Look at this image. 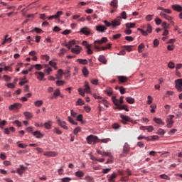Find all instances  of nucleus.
Returning a JSON list of instances; mask_svg holds the SVG:
<instances>
[{
	"label": "nucleus",
	"mask_w": 182,
	"mask_h": 182,
	"mask_svg": "<svg viewBox=\"0 0 182 182\" xmlns=\"http://www.w3.org/2000/svg\"><path fill=\"white\" fill-rule=\"evenodd\" d=\"M52 121H48V122H46L44 124V127H46V129H47L48 130L52 129Z\"/></svg>",
	"instance_id": "27"
},
{
	"label": "nucleus",
	"mask_w": 182,
	"mask_h": 182,
	"mask_svg": "<svg viewBox=\"0 0 182 182\" xmlns=\"http://www.w3.org/2000/svg\"><path fill=\"white\" fill-rule=\"evenodd\" d=\"M75 176L76 177H83V176H85V173H83V171H78L77 172H75Z\"/></svg>",
	"instance_id": "39"
},
{
	"label": "nucleus",
	"mask_w": 182,
	"mask_h": 182,
	"mask_svg": "<svg viewBox=\"0 0 182 182\" xmlns=\"http://www.w3.org/2000/svg\"><path fill=\"white\" fill-rule=\"evenodd\" d=\"M161 178H163L164 180H170V178L168 177V176L166 175V174H161L160 175Z\"/></svg>",
	"instance_id": "54"
},
{
	"label": "nucleus",
	"mask_w": 182,
	"mask_h": 182,
	"mask_svg": "<svg viewBox=\"0 0 182 182\" xmlns=\"http://www.w3.org/2000/svg\"><path fill=\"white\" fill-rule=\"evenodd\" d=\"M144 139H145V140H147V141H150V140H157V139H159V136H151V139L147 136H144Z\"/></svg>",
	"instance_id": "33"
},
{
	"label": "nucleus",
	"mask_w": 182,
	"mask_h": 182,
	"mask_svg": "<svg viewBox=\"0 0 182 182\" xmlns=\"http://www.w3.org/2000/svg\"><path fill=\"white\" fill-rule=\"evenodd\" d=\"M83 105H85V101L79 98L76 102V106H83Z\"/></svg>",
	"instance_id": "37"
},
{
	"label": "nucleus",
	"mask_w": 182,
	"mask_h": 182,
	"mask_svg": "<svg viewBox=\"0 0 182 182\" xmlns=\"http://www.w3.org/2000/svg\"><path fill=\"white\" fill-rule=\"evenodd\" d=\"M81 131H82V128H80V127H77L74 129V134H77V133H80V132Z\"/></svg>",
	"instance_id": "52"
},
{
	"label": "nucleus",
	"mask_w": 182,
	"mask_h": 182,
	"mask_svg": "<svg viewBox=\"0 0 182 182\" xmlns=\"http://www.w3.org/2000/svg\"><path fill=\"white\" fill-rule=\"evenodd\" d=\"M33 134L36 139H42L43 137V135L39 131L34 132Z\"/></svg>",
	"instance_id": "24"
},
{
	"label": "nucleus",
	"mask_w": 182,
	"mask_h": 182,
	"mask_svg": "<svg viewBox=\"0 0 182 182\" xmlns=\"http://www.w3.org/2000/svg\"><path fill=\"white\" fill-rule=\"evenodd\" d=\"M160 15L161 16H162L163 18H164L165 19H166V21H171V19H173V18L167 14H166L164 13V11H161L160 12Z\"/></svg>",
	"instance_id": "20"
},
{
	"label": "nucleus",
	"mask_w": 182,
	"mask_h": 182,
	"mask_svg": "<svg viewBox=\"0 0 182 182\" xmlns=\"http://www.w3.org/2000/svg\"><path fill=\"white\" fill-rule=\"evenodd\" d=\"M157 133H158L160 136H163V135H164V133H165V132H164V129H159Z\"/></svg>",
	"instance_id": "58"
},
{
	"label": "nucleus",
	"mask_w": 182,
	"mask_h": 182,
	"mask_svg": "<svg viewBox=\"0 0 182 182\" xmlns=\"http://www.w3.org/2000/svg\"><path fill=\"white\" fill-rule=\"evenodd\" d=\"M160 42L159 41V40L155 39L154 41V48H157V46L159 45Z\"/></svg>",
	"instance_id": "63"
},
{
	"label": "nucleus",
	"mask_w": 182,
	"mask_h": 182,
	"mask_svg": "<svg viewBox=\"0 0 182 182\" xmlns=\"http://www.w3.org/2000/svg\"><path fill=\"white\" fill-rule=\"evenodd\" d=\"M69 33H72V30H65L62 32V35H69Z\"/></svg>",
	"instance_id": "55"
},
{
	"label": "nucleus",
	"mask_w": 182,
	"mask_h": 182,
	"mask_svg": "<svg viewBox=\"0 0 182 182\" xmlns=\"http://www.w3.org/2000/svg\"><path fill=\"white\" fill-rule=\"evenodd\" d=\"M145 130H147L149 132H153L154 127L153 126H145Z\"/></svg>",
	"instance_id": "44"
},
{
	"label": "nucleus",
	"mask_w": 182,
	"mask_h": 182,
	"mask_svg": "<svg viewBox=\"0 0 182 182\" xmlns=\"http://www.w3.org/2000/svg\"><path fill=\"white\" fill-rule=\"evenodd\" d=\"M50 72H52V68H48L44 70V73H47V75H50Z\"/></svg>",
	"instance_id": "53"
},
{
	"label": "nucleus",
	"mask_w": 182,
	"mask_h": 182,
	"mask_svg": "<svg viewBox=\"0 0 182 182\" xmlns=\"http://www.w3.org/2000/svg\"><path fill=\"white\" fill-rule=\"evenodd\" d=\"M65 53H66V50L65 48H62L58 55H59L60 58H63V55H65Z\"/></svg>",
	"instance_id": "50"
},
{
	"label": "nucleus",
	"mask_w": 182,
	"mask_h": 182,
	"mask_svg": "<svg viewBox=\"0 0 182 182\" xmlns=\"http://www.w3.org/2000/svg\"><path fill=\"white\" fill-rule=\"evenodd\" d=\"M119 92L121 95H124V93H126V89L123 87H119Z\"/></svg>",
	"instance_id": "60"
},
{
	"label": "nucleus",
	"mask_w": 182,
	"mask_h": 182,
	"mask_svg": "<svg viewBox=\"0 0 182 182\" xmlns=\"http://www.w3.org/2000/svg\"><path fill=\"white\" fill-rule=\"evenodd\" d=\"M158 10L159 11H162V12H164V14H170L172 12L171 9H164V8H163L161 6H159L158 7Z\"/></svg>",
	"instance_id": "19"
},
{
	"label": "nucleus",
	"mask_w": 182,
	"mask_h": 182,
	"mask_svg": "<svg viewBox=\"0 0 182 182\" xmlns=\"http://www.w3.org/2000/svg\"><path fill=\"white\" fill-rule=\"evenodd\" d=\"M63 15V11H59L56 13L55 15H53L48 17V21H52V19H59L60 18V16Z\"/></svg>",
	"instance_id": "6"
},
{
	"label": "nucleus",
	"mask_w": 182,
	"mask_h": 182,
	"mask_svg": "<svg viewBox=\"0 0 182 182\" xmlns=\"http://www.w3.org/2000/svg\"><path fill=\"white\" fill-rule=\"evenodd\" d=\"M120 22H122V16H118L117 18L112 21V25L113 27L120 26Z\"/></svg>",
	"instance_id": "11"
},
{
	"label": "nucleus",
	"mask_w": 182,
	"mask_h": 182,
	"mask_svg": "<svg viewBox=\"0 0 182 182\" xmlns=\"http://www.w3.org/2000/svg\"><path fill=\"white\" fill-rule=\"evenodd\" d=\"M34 105L37 107H40V106H42L43 105V101H42V100L36 101Z\"/></svg>",
	"instance_id": "41"
},
{
	"label": "nucleus",
	"mask_w": 182,
	"mask_h": 182,
	"mask_svg": "<svg viewBox=\"0 0 182 182\" xmlns=\"http://www.w3.org/2000/svg\"><path fill=\"white\" fill-rule=\"evenodd\" d=\"M41 59H43V60H46V62H48L49 60V55H42Z\"/></svg>",
	"instance_id": "61"
},
{
	"label": "nucleus",
	"mask_w": 182,
	"mask_h": 182,
	"mask_svg": "<svg viewBox=\"0 0 182 182\" xmlns=\"http://www.w3.org/2000/svg\"><path fill=\"white\" fill-rule=\"evenodd\" d=\"M58 96H60V90L59 89L54 91L53 97H51V99H55V97H58Z\"/></svg>",
	"instance_id": "32"
},
{
	"label": "nucleus",
	"mask_w": 182,
	"mask_h": 182,
	"mask_svg": "<svg viewBox=\"0 0 182 182\" xmlns=\"http://www.w3.org/2000/svg\"><path fill=\"white\" fill-rule=\"evenodd\" d=\"M54 133H56L57 134H62V131H60L59 129L58 128H55L53 129Z\"/></svg>",
	"instance_id": "62"
},
{
	"label": "nucleus",
	"mask_w": 182,
	"mask_h": 182,
	"mask_svg": "<svg viewBox=\"0 0 182 182\" xmlns=\"http://www.w3.org/2000/svg\"><path fill=\"white\" fill-rule=\"evenodd\" d=\"M82 72L85 77H87V76H89V70H87V68L84 67L82 70Z\"/></svg>",
	"instance_id": "29"
},
{
	"label": "nucleus",
	"mask_w": 182,
	"mask_h": 182,
	"mask_svg": "<svg viewBox=\"0 0 182 182\" xmlns=\"http://www.w3.org/2000/svg\"><path fill=\"white\" fill-rule=\"evenodd\" d=\"M23 170H25V167H23V166H21L20 168L17 169V173L20 176H22V174H23Z\"/></svg>",
	"instance_id": "38"
},
{
	"label": "nucleus",
	"mask_w": 182,
	"mask_h": 182,
	"mask_svg": "<svg viewBox=\"0 0 182 182\" xmlns=\"http://www.w3.org/2000/svg\"><path fill=\"white\" fill-rule=\"evenodd\" d=\"M155 22L156 25H161V19H160L159 18H156L155 19Z\"/></svg>",
	"instance_id": "64"
},
{
	"label": "nucleus",
	"mask_w": 182,
	"mask_h": 182,
	"mask_svg": "<svg viewBox=\"0 0 182 182\" xmlns=\"http://www.w3.org/2000/svg\"><path fill=\"white\" fill-rule=\"evenodd\" d=\"M107 42V38L102 37L101 40L95 41L94 43H98L99 45H102V43H106Z\"/></svg>",
	"instance_id": "22"
},
{
	"label": "nucleus",
	"mask_w": 182,
	"mask_h": 182,
	"mask_svg": "<svg viewBox=\"0 0 182 182\" xmlns=\"http://www.w3.org/2000/svg\"><path fill=\"white\" fill-rule=\"evenodd\" d=\"M126 100L129 105H133V103H134V98H132V97H127Z\"/></svg>",
	"instance_id": "36"
},
{
	"label": "nucleus",
	"mask_w": 182,
	"mask_h": 182,
	"mask_svg": "<svg viewBox=\"0 0 182 182\" xmlns=\"http://www.w3.org/2000/svg\"><path fill=\"white\" fill-rule=\"evenodd\" d=\"M175 87L178 92H182V79H178L175 81Z\"/></svg>",
	"instance_id": "7"
},
{
	"label": "nucleus",
	"mask_w": 182,
	"mask_h": 182,
	"mask_svg": "<svg viewBox=\"0 0 182 182\" xmlns=\"http://www.w3.org/2000/svg\"><path fill=\"white\" fill-rule=\"evenodd\" d=\"M118 1L117 0H112L110 3V6L112 7L111 14L116 12V9L118 7Z\"/></svg>",
	"instance_id": "5"
},
{
	"label": "nucleus",
	"mask_w": 182,
	"mask_h": 182,
	"mask_svg": "<svg viewBox=\"0 0 182 182\" xmlns=\"http://www.w3.org/2000/svg\"><path fill=\"white\" fill-rule=\"evenodd\" d=\"M74 45H76V41L73 40L70 41L68 43L65 44V47L68 48V49H70L72 46H73Z\"/></svg>",
	"instance_id": "26"
},
{
	"label": "nucleus",
	"mask_w": 182,
	"mask_h": 182,
	"mask_svg": "<svg viewBox=\"0 0 182 182\" xmlns=\"http://www.w3.org/2000/svg\"><path fill=\"white\" fill-rule=\"evenodd\" d=\"M65 83H66V82H65L63 80H58L56 82L57 86H63L65 85Z\"/></svg>",
	"instance_id": "48"
},
{
	"label": "nucleus",
	"mask_w": 182,
	"mask_h": 182,
	"mask_svg": "<svg viewBox=\"0 0 182 182\" xmlns=\"http://www.w3.org/2000/svg\"><path fill=\"white\" fill-rule=\"evenodd\" d=\"M72 180V178L66 177L61 179L62 182H69Z\"/></svg>",
	"instance_id": "57"
},
{
	"label": "nucleus",
	"mask_w": 182,
	"mask_h": 182,
	"mask_svg": "<svg viewBox=\"0 0 182 182\" xmlns=\"http://www.w3.org/2000/svg\"><path fill=\"white\" fill-rule=\"evenodd\" d=\"M95 29L97 32H100L101 33H104L107 30V28L103 25H99L95 26Z\"/></svg>",
	"instance_id": "10"
},
{
	"label": "nucleus",
	"mask_w": 182,
	"mask_h": 182,
	"mask_svg": "<svg viewBox=\"0 0 182 182\" xmlns=\"http://www.w3.org/2000/svg\"><path fill=\"white\" fill-rule=\"evenodd\" d=\"M154 122H155V123L157 124H162V126H164V122L160 118H154Z\"/></svg>",
	"instance_id": "31"
},
{
	"label": "nucleus",
	"mask_w": 182,
	"mask_h": 182,
	"mask_svg": "<svg viewBox=\"0 0 182 182\" xmlns=\"http://www.w3.org/2000/svg\"><path fill=\"white\" fill-rule=\"evenodd\" d=\"M85 180H87L88 182H95V179L92 176H87L85 178Z\"/></svg>",
	"instance_id": "47"
},
{
	"label": "nucleus",
	"mask_w": 182,
	"mask_h": 182,
	"mask_svg": "<svg viewBox=\"0 0 182 182\" xmlns=\"http://www.w3.org/2000/svg\"><path fill=\"white\" fill-rule=\"evenodd\" d=\"M58 124L62 127V129H64L65 130H68L69 127H67L66 122L65 121H62L60 119H58Z\"/></svg>",
	"instance_id": "15"
},
{
	"label": "nucleus",
	"mask_w": 182,
	"mask_h": 182,
	"mask_svg": "<svg viewBox=\"0 0 182 182\" xmlns=\"http://www.w3.org/2000/svg\"><path fill=\"white\" fill-rule=\"evenodd\" d=\"M112 100L114 105L117 106L114 109H117L118 110H125V112H129V108H127V105H122L119 103V100L116 99V97H112Z\"/></svg>",
	"instance_id": "1"
},
{
	"label": "nucleus",
	"mask_w": 182,
	"mask_h": 182,
	"mask_svg": "<svg viewBox=\"0 0 182 182\" xmlns=\"http://www.w3.org/2000/svg\"><path fill=\"white\" fill-rule=\"evenodd\" d=\"M24 116L26 117V119H32V117H33V115H32V113L29 112H25L23 113Z\"/></svg>",
	"instance_id": "34"
},
{
	"label": "nucleus",
	"mask_w": 182,
	"mask_h": 182,
	"mask_svg": "<svg viewBox=\"0 0 182 182\" xmlns=\"http://www.w3.org/2000/svg\"><path fill=\"white\" fill-rule=\"evenodd\" d=\"M166 123H167V127L168 129H171V127H173V124H174V120L167 119Z\"/></svg>",
	"instance_id": "25"
},
{
	"label": "nucleus",
	"mask_w": 182,
	"mask_h": 182,
	"mask_svg": "<svg viewBox=\"0 0 182 182\" xmlns=\"http://www.w3.org/2000/svg\"><path fill=\"white\" fill-rule=\"evenodd\" d=\"M107 94L108 96H112V95H113V90H112V88L109 87L107 89Z\"/></svg>",
	"instance_id": "56"
},
{
	"label": "nucleus",
	"mask_w": 182,
	"mask_h": 182,
	"mask_svg": "<svg viewBox=\"0 0 182 182\" xmlns=\"http://www.w3.org/2000/svg\"><path fill=\"white\" fill-rule=\"evenodd\" d=\"M98 60H100L104 65H106V63H107V60H106V58L105 57V55H100Z\"/></svg>",
	"instance_id": "28"
},
{
	"label": "nucleus",
	"mask_w": 182,
	"mask_h": 182,
	"mask_svg": "<svg viewBox=\"0 0 182 182\" xmlns=\"http://www.w3.org/2000/svg\"><path fill=\"white\" fill-rule=\"evenodd\" d=\"M144 48H146V46H144V44L141 43L139 46H138V52L139 53H143V50L144 49Z\"/></svg>",
	"instance_id": "35"
},
{
	"label": "nucleus",
	"mask_w": 182,
	"mask_h": 182,
	"mask_svg": "<svg viewBox=\"0 0 182 182\" xmlns=\"http://www.w3.org/2000/svg\"><path fill=\"white\" fill-rule=\"evenodd\" d=\"M118 80L120 82V83H126L129 79L126 76H119Z\"/></svg>",
	"instance_id": "23"
},
{
	"label": "nucleus",
	"mask_w": 182,
	"mask_h": 182,
	"mask_svg": "<svg viewBox=\"0 0 182 182\" xmlns=\"http://www.w3.org/2000/svg\"><path fill=\"white\" fill-rule=\"evenodd\" d=\"M82 45L83 46H85L87 49L88 48H91V46L89 44V43H87V41H82Z\"/></svg>",
	"instance_id": "46"
},
{
	"label": "nucleus",
	"mask_w": 182,
	"mask_h": 182,
	"mask_svg": "<svg viewBox=\"0 0 182 182\" xmlns=\"http://www.w3.org/2000/svg\"><path fill=\"white\" fill-rule=\"evenodd\" d=\"M79 33H82V35H85L86 36H89L90 35V28L87 27H83L79 31Z\"/></svg>",
	"instance_id": "8"
},
{
	"label": "nucleus",
	"mask_w": 182,
	"mask_h": 182,
	"mask_svg": "<svg viewBox=\"0 0 182 182\" xmlns=\"http://www.w3.org/2000/svg\"><path fill=\"white\" fill-rule=\"evenodd\" d=\"M168 68H169V69H174V68H176V65L173 62H169L168 63Z\"/></svg>",
	"instance_id": "51"
},
{
	"label": "nucleus",
	"mask_w": 182,
	"mask_h": 182,
	"mask_svg": "<svg viewBox=\"0 0 182 182\" xmlns=\"http://www.w3.org/2000/svg\"><path fill=\"white\" fill-rule=\"evenodd\" d=\"M124 48L125 50H127V52H132V50H133V46H124Z\"/></svg>",
	"instance_id": "40"
},
{
	"label": "nucleus",
	"mask_w": 182,
	"mask_h": 182,
	"mask_svg": "<svg viewBox=\"0 0 182 182\" xmlns=\"http://www.w3.org/2000/svg\"><path fill=\"white\" fill-rule=\"evenodd\" d=\"M138 31H140L144 36H147L148 33L153 32V27H151V25L147 24L144 26L143 28H138Z\"/></svg>",
	"instance_id": "3"
},
{
	"label": "nucleus",
	"mask_w": 182,
	"mask_h": 182,
	"mask_svg": "<svg viewBox=\"0 0 182 182\" xmlns=\"http://www.w3.org/2000/svg\"><path fill=\"white\" fill-rule=\"evenodd\" d=\"M68 122H70V123H72V124H75V126H77V122L74 121L72 117H68Z\"/></svg>",
	"instance_id": "43"
},
{
	"label": "nucleus",
	"mask_w": 182,
	"mask_h": 182,
	"mask_svg": "<svg viewBox=\"0 0 182 182\" xmlns=\"http://www.w3.org/2000/svg\"><path fill=\"white\" fill-rule=\"evenodd\" d=\"M125 26L127 28H134V26H136V23H127L125 24Z\"/></svg>",
	"instance_id": "45"
},
{
	"label": "nucleus",
	"mask_w": 182,
	"mask_h": 182,
	"mask_svg": "<svg viewBox=\"0 0 182 182\" xmlns=\"http://www.w3.org/2000/svg\"><path fill=\"white\" fill-rule=\"evenodd\" d=\"M79 94L82 96V97H85V91L82 88L78 89Z\"/></svg>",
	"instance_id": "59"
},
{
	"label": "nucleus",
	"mask_w": 182,
	"mask_h": 182,
	"mask_svg": "<svg viewBox=\"0 0 182 182\" xmlns=\"http://www.w3.org/2000/svg\"><path fill=\"white\" fill-rule=\"evenodd\" d=\"M35 75L38 80H39L40 82H42V80H43V78L45 77V73H43V72H36Z\"/></svg>",
	"instance_id": "13"
},
{
	"label": "nucleus",
	"mask_w": 182,
	"mask_h": 182,
	"mask_svg": "<svg viewBox=\"0 0 182 182\" xmlns=\"http://www.w3.org/2000/svg\"><path fill=\"white\" fill-rule=\"evenodd\" d=\"M77 122H80L81 123L83 124V115H82V114H79V115L77 117Z\"/></svg>",
	"instance_id": "49"
},
{
	"label": "nucleus",
	"mask_w": 182,
	"mask_h": 182,
	"mask_svg": "<svg viewBox=\"0 0 182 182\" xmlns=\"http://www.w3.org/2000/svg\"><path fill=\"white\" fill-rule=\"evenodd\" d=\"M88 144H97L100 141V139L97 136L90 135L86 138Z\"/></svg>",
	"instance_id": "4"
},
{
	"label": "nucleus",
	"mask_w": 182,
	"mask_h": 182,
	"mask_svg": "<svg viewBox=\"0 0 182 182\" xmlns=\"http://www.w3.org/2000/svg\"><path fill=\"white\" fill-rule=\"evenodd\" d=\"M129 151H130V147L129 146V144L125 143L122 156H123V157H125V156H127V154H129Z\"/></svg>",
	"instance_id": "9"
},
{
	"label": "nucleus",
	"mask_w": 182,
	"mask_h": 182,
	"mask_svg": "<svg viewBox=\"0 0 182 182\" xmlns=\"http://www.w3.org/2000/svg\"><path fill=\"white\" fill-rule=\"evenodd\" d=\"M84 86L85 87L84 89L85 93H90V86L89 85V82L87 81L85 82Z\"/></svg>",
	"instance_id": "21"
},
{
	"label": "nucleus",
	"mask_w": 182,
	"mask_h": 182,
	"mask_svg": "<svg viewBox=\"0 0 182 182\" xmlns=\"http://www.w3.org/2000/svg\"><path fill=\"white\" fill-rule=\"evenodd\" d=\"M22 105L19 103H14L9 107V110H16V109H21Z\"/></svg>",
	"instance_id": "14"
},
{
	"label": "nucleus",
	"mask_w": 182,
	"mask_h": 182,
	"mask_svg": "<svg viewBox=\"0 0 182 182\" xmlns=\"http://www.w3.org/2000/svg\"><path fill=\"white\" fill-rule=\"evenodd\" d=\"M120 117L122 118V123L123 124H127V123H132V124H137V121L134 120L130 117L127 115H124L122 114H120Z\"/></svg>",
	"instance_id": "2"
},
{
	"label": "nucleus",
	"mask_w": 182,
	"mask_h": 182,
	"mask_svg": "<svg viewBox=\"0 0 182 182\" xmlns=\"http://www.w3.org/2000/svg\"><path fill=\"white\" fill-rule=\"evenodd\" d=\"M44 156L46 157H56V156H58V153L55 151H46L44 153Z\"/></svg>",
	"instance_id": "16"
},
{
	"label": "nucleus",
	"mask_w": 182,
	"mask_h": 182,
	"mask_svg": "<svg viewBox=\"0 0 182 182\" xmlns=\"http://www.w3.org/2000/svg\"><path fill=\"white\" fill-rule=\"evenodd\" d=\"M76 62L80 63V65H87L88 62L86 59H77L76 60Z\"/></svg>",
	"instance_id": "30"
},
{
	"label": "nucleus",
	"mask_w": 182,
	"mask_h": 182,
	"mask_svg": "<svg viewBox=\"0 0 182 182\" xmlns=\"http://www.w3.org/2000/svg\"><path fill=\"white\" fill-rule=\"evenodd\" d=\"M81 51H82V47L77 45H76L75 48L71 49V52L73 53H75V55H79V53H80Z\"/></svg>",
	"instance_id": "12"
},
{
	"label": "nucleus",
	"mask_w": 182,
	"mask_h": 182,
	"mask_svg": "<svg viewBox=\"0 0 182 182\" xmlns=\"http://www.w3.org/2000/svg\"><path fill=\"white\" fill-rule=\"evenodd\" d=\"M33 66H34L37 70H42V69H43V66L41 64L33 65Z\"/></svg>",
	"instance_id": "42"
},
{
	"label": "nucleus",
	"mask_w": 182,
	"mask_h": 182,
	"mask_svg": "<svg viewBox=\"0 0 182 182\" xmlns=\"http://www.w3.org/2000/svg\"><path fill=\"white\" fill-rule=\"evenodd\" d=\"M97 153L98 154H101V156H106L107 157H112V154L110 152L102 151L97 149Z\"/></svg>",
	"instance_id": "18"
},
{
	"label": "nucleus",
	"mask_w": 182,
	"mask_h": 182,
	"mask_svg": "<svg viewBox=\"0 0 182 182\" xmlns=\"http://www.w3.org/2000/svg\"><path fill=\"white\" fill-rule=\"evenodd\" d=\"M171 8L176 12H182V6L178 4H173L171 6Z\"/></svg>",
	"instance_id": "17"
}]
</instances>
